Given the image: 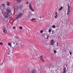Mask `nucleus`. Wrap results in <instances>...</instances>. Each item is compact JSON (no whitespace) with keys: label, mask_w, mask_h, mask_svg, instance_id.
Instances as JSON below:
<instances>
[{"label":"nucleus","mask_w":73,"mask_h":73,"mask_svg":"<svg viewBox=\"0 0 73 73\" xmlns=\"http://www.w3.org/2000/svg\"><path fill=\"white\" fill-rule=\"evenodd\" d=\"M8 45H9V46H11L12 45V44L10 43H9Z\"/></svg>","instance_id":"21"},{"label":"nucleus","mask_w":73,"mask_h":73,"mask_svg":"<svg viewBox=\"0 0 73 73\" xmlns=\"http://www.w3.org/2000/svg\"><path fill=\"white\" fill-rule=\"evenodd\" d=\"M56 44H57V46H58V42H57Z\"/></svg>","instance_id":"33"},{"label":"nucleus","mask_w":73,"mask_h":73,"mask_svg":"<svg viewBox=\"0 0 73 73\" xmlns=\"http://www.w3.org/2000/svg\"><path fill=\"white\" fill-rule=\"evenodd\" d=\"M31 13H29V14H30Z\"/></svg>","instance_id":"43"},{"label":"nucleus","mask_w":73,"mask_h":73,"mask_svg":"<svg viewBox=\"0 0 73 73\" xmlns=\"http://www.w3.org/2000/svg\"><path fill=\"white\" fill-rule=\"evenodd\" d=\"M55 15H57V13L56 12V13H55Z\"/></svg>","instance_id":"37"},{"label":"nucleus","mask_w":73,"mask_h":73,"mask_svg":"<svg viewBox=\"0 0 73 73\" xmlns=\"http://www.w3.org/2000/svg\"><path fill=\"white\" fill-rule=\"evenodd\" d=\"M23 14L21 13H20L18 14V15L17 16V18L15 19V20H17L20 17H21L22 16H23Z\"/></svg>","instance_id":"1"},{"label":"nucleus","mask_w":73,"mask_h":73,"mask_svg":"<svg viewBox=\"0 0 73 73\" xmlns=\"http://www.w3.org/2000/svg\"><path fill=\"white\" fill-rule=\"evenodd\" d=\"M19 29H23V27H21V26L19 27Z\"/></svg>","instance_id":"24"},{"label":"nucleus","mask_w":73,"mask_h":73,"mask_svg":"<svg viewBox=\"0 0 73 73\" xmlns=\"http://www.w3.org/2000/svg\"><path fill=\"white\" fill-rule=\"evenodd\" d=\"M14 44H15V45L16 46H17V45H18V43H17V42H15V43H13Z\"/></svg>","instance_id":"19"},{"label":"nucleus","mask_w":73,"mask_h":73,"mask_svg":"<svg viewBox=\"0 0 73 73\" xmlns=\"http://www.w3.org/2000/svg\"><path fill=\"white\" fill-rule=\"evenodd\" d=\"M3 32L4 33H7V31L6 30H3Z\"/></svg>","instance_id":"12"},{"label":"nucleus","mask_w":73,"mask_h":73,"mask_svg":"<svg viewBox=\"0 0 73 73\" xmlns=\"http://www.w3.org/2000/svg\"><path fill=\"white\" fill-rule=\"evenodd\" d=\"M69 53L71 56H72V52H70V51H69Z\"/></svg>","instance_id":"26"},{"label":"nucleus","mask_w":73,"mask_h":73,"mask_svg":"<svg viewBox=\"0 0 73 73\" xmlns=\"http://www.w3.org/2000/svg\"><path fill=\"white\" fill-rule=\"evenodd\" d=\"M7 5L8 6H9L10 5V2H7Z\"/></svg>","instance_id":"15"},{"label":"nucleus","mask_w":73,"mask_h":73,"mask_svg":"<svg viewBox=\"0 0 73 73\" xmlns=\"http://www.w3.org/2000/svg\"><path fill=\"white\" fill-rule=\"evenodd\" d=\"M42 17H40V19H41ZM42 17L43 18V19H44V17Z\"/></svg>","instance_id":"34"},{"label":"nucleus","mask_w":73,"mask_h":73,"mask_svg":"<svg viewBox=\"0 0 73 73\" xmlns=\"http://www.w3.org/2000/svg\"><path fill=\"white\" fill-rule=\"evenodd\" d=\"M11 15H12L11 14Z\"/></svg>","instance_id":"44"},{"label":"nucleus","mask_w":73,"mask_h":73,"mask_svg":"<svg viewBox=\"0 0 73 73\" xmlns=\"http://www.w3.org/2000/svg\"><path fill=\"white\" fill-rule=\"evenodd\" d=\"M40 60H41L42 62H44V59H43V58H42V56H40Z\"/></svg>","instance_id":"10"},{"label":"nucleus","mask_w":73,"mask_h":73,"mask_svg":"<svg viewBox=\"0 0 73 73\" xmlns=\"http://www.w3.org/2000/svg\"><path fill=\"white\" fill-rule=\"evenodd\" d=\"M15 38L16 39H17V38H19V36H15Z\"/></svg>","instance_id":"18"},{"label":"nucleus","mask_w":73,"mask_h":73,"mask_svg":"<svg viewBox=\"0 0 73 73\" xmlns=\"http://www.w3.org/2000/svg\"><path fill=\"white\" fill-rule=\"evenodd\" d=\"M51 45H53L54 44V41L53 40H51L50 42Z\"/></svg>","instance_id":"7"},{"label":"nucleus","mask_w":73,"mask_h":73,"mask_svg":"<svg viewBox=\"0 0 73 73\" xmlns=\"http://www.w3.org/2000/svg\"><path fill=\"white\" fill-rule=\"evenodd\" d=\"M40 33H43V31L41 30L40 31Z\"/></svg>","instance_id":"27"},{"label":"nucleus","mask_w":73,"mask_h":73,"mask_svg":"<svg viewBox=\"0 0 73 73\" xmlns=\"http://www.w3.org/2000/svg\"><path fill=\"white\" fill-rule=\"evenodd\" d=\"M52 68H54V66H52Z\"/></svg>","instance_id":"38"},{"label":"nucleus","mask_w":73,"mask_h":73,"mask_svg":"<svg viewBox=\"0 0 73 73\" xmlns=\"http://www.w3.org/2000/svg\"><path fill=\"white\" fill-rule=\"evenodd\" d=\"M5 8V4H3L1 5V10L4 9Z\"/></svg>","instance_id":"3"},{"label":"nucleus","mask_w":73,"mask_h":73,"mask_svg":"<svg viewBox=\"0 0 73 73\" xmlns=\"http://www.w3.org/2000/svg\"><path fill=\"white\" fill-rule=\"evenodd\" d=\"M48 32L50 33V32H51V30L49 29L48 30Z\"/></svg>","instance_id":"25"},{"label":"nucleus","mask_w":73,"mask_h":73,"mask_svg":"<svg viewBox=\"0 0 73 73\" xmlns=\"http://www.w3.org/2000/svg\"><path fill=\"white\" fill-rule=\"evenodd\" d=\"M68 12H67V15H68L69 14V13H70V6L69 5H68Z\"/></svg>","instance_id":"5"},{"label":"nucleus","mask_w":73,"mask_h":73,"mask_svg":"<svg viewBox=\"0 0 73 73\" xmlns=\"http://www.w3.org/2000/svg\"><path fill=\"white\" fill-rule=\"evenodd\" d=\"M9 13H7V12H6V13L4 14V17H5V18L7 17H8V16H9V14H8Z\"/></svg>","instance_id":"6"},{"label":"nucleus","mask_w":73,"mask_h":73,"mask_svg":"<svg viewBox=\"0 0 73 73\" xmlns=\"http://www.w3.org/2000/svg\"><path fill=\"white\" fill-rule=\"evenodd\" d=\"M66 67L64 68L63 69V73H66Z\"/></svg>","instance_id":"9"},{"label":"nucleus","mask_w":73,"mask_h":73,"mask_svg":"<svg viewBox=\"0 0 73 73\" xmlns=\"http://www.w3.org/2000/svg\"><path fill=\"white\" fill-rule=\"evenodd\" d=\"M36 19L33 18L32 20L31 19L30 21H33V20H35Z\"/></svg>","instance_id":"20"},{"label":"nucleus","mask_w":73,"mask_h":73,"mask_svg":"<svg viewBox=\"0 0 73 73\" xmlns=\"http://www.w3.org/2000/svg\"><path fill=\"white\" fill-rule=\"evenodd\" d=\"M21 1H22V0H18L17 1V2L18 3H19Z\"/></svg>","instance_id":"16"},{"label":"nucleus","mask_w":73,"mask_h":73,"mask_svg":"<svg viewBox=\"0 0 73 73\" xmlns=\"http://www.w3.org/2000/svg\"><path fill=\"white\" fill-rule=\"evenodd\" d=\"M29 8H30V10H31L33 12H34V10H33V7H32V5L31 4H30L29 5Z\"/></svg>","instance_id":"4"},{"label":"nucleus","mask_w":73,"mask_h":73,"mask_svg":"<svg viewBox=\"0 0 73 73\" xmlns=\"http://www.w3.org/2000/svg\"><path fill=\"white\" fill-rule=\"evenodd\" d=\"M50 71L51 72H53V71L52 70H51Z\"/></svg>","instance_id":"40"},{"label":"nucleus","mask_w":73,"mask_h":73,"mask_svg":"<svg viewBox=\"0 0 73 73\" xmlns=\"http://www.w3.org/2000/svg\"><path fill=\"white\" fill-rule=\"evenodd\" d=\"M6 12L8 13H11V8L10 7H7Z\"/></svg>","instance_id":"2"},{"label":"nucleus","mask_w":73,"mask_h":73,"mask_svg":"<svg viewBox=\"0 0 73 73\" xmlns=\"http://www.w3.org/2000/svg\"><path fill=\"white\" fill-rule=\"evenodd\" d=\"M31 73H35V71L34 70H32Z\"/></svg>","instance_id":"17"},{"label":"nucleus","mask_w":73,"mask_h":73,"mask_svg":"<svg viewBox=\"0 0 73 73\" xmlns=\"http://www.w3.org/2000/svg\"><path fill=\"white\" fill-rule=\"evenodd\" d=\"M25 1H27V0H25Z\"/></svg>","instance_id":"41"},{"label":"nucleus","mask_w":73,"mask_h":73,"mask_svg":"<svg viewBox=\"0 0 73 73\" xmlns=\"http://www.w3.org/2000/svg\"><path fill=\"white\" fill-rule=\"evenodd\" d=\"M3 45V43L1 42L0 43V45Z\"/></svg>","instance_id":"23"},{"label":"nucleus","mask_w":73,"mask_h":73,"mask_svg":"<svg viewBox=\"0 0 73 73\" xmlns=\"http://www.w3.org/2000/svg\"><path fill=\"white\" fill-rule=\"evenodd\" d=\"M9 17L10 18H11V17H12V16H10V15H9Z\"/></svg>","instance_id":"35"},{"label":"nucleus","mask_w":73,"mask_h":73,"mask_svg":"<svg viewBox=\"0 0 73 73\" xmlns=\"http://www.w3.org/2000/svg\"><path fill=\"white\" fill-rule=\"evenodd\" d=\"M2 29L3 31H4V30H6V28H5V26H3V27Z\"/></svg>","instance_id":"13"},{"label":"nucleus","mask_w":73,"mask_h":73,"mask_svg":"<svg viewBox=\"0 0 73 73\" xmlns=\"http://www.w3.org/2000/svg\"><path fill=\"white\" fill-rule=\"evenodd\" d=\"M57 16H54V18H55V19H57Z\"/></svg>","instance_id":"30"},{"label":"nucleus","mask_w":73,"mask_h":73,"mask_svg":"<svg viewBox=\"0 0 73 73\" xmlns=\"http://www.w3.org/2000/svg\"><path fill=\"white\" fill-rule=\"evenodd\" d=\"M13 29H16V27L14 26L13 27Z\"/></svg>","instance_id":"28"},{"label":"nucleus","mask_w":73,"mask_h":73,"mask_svg":"<svg viewBox=\"0 0 73 73\" xmlns=\"http://www.w3.org/2000/svg\"><path fill=\"white\" fill-rule=\"evenodd\" d=\"M54 33V31H52V34H53Z\"/></svg>","instance_id":"32"},{"label":"nucleus","mask_w":73,"mask_h":73,"mask_svg":"<svg viewBox=\"0 0 73 73\" xmlns=\"http://www.w3.org/2000/svg\"><path fill=\"white\" fill-rule=\"evenodd\" d=\"M52 28H53L54 29L55 28H56V27H55V26H54V25L52 26Z\"/></svg>","instance_id":"22"},{"label":"nucleus","mask_w":73,"mask_h":73,"mask_svg":"<svg viewBox=\"0 0 73 73\" xmlns=\"http://www.w3.org/2000/svg\"><path fill=\"white\" fill-rule=\"evenodd\" d=\"M66 67L64 68L63 69V73H66Z\"/></svg>","instance_id":"8"},{"label":"nucleus","mask_w":73,"mask_h":73,"mask_svg":"<svg viewBox=\"0 0 73 73\" xmlns=\"http://www.w3.org/2000/svg\"><path fill=\"white\" fill-rule=\"evenodd\" d=\"M62 6H61L60 7V8L59 9L58 11H61V10H62Z\"/></svg>","instance_id":"14"},{"label":"nucleus","mask_w":73,"mask_h":73,"mask_svg":"<svg viewBox=\"0 0 73 73\" xmlns=\"http://www.w3.org/2000/svg\"><path fill=\"white\" fill-rule=\"evenodd\" d=\"M54 53H56V50H54Z\"/></svg>","instance_id":"31"},{"label":"nucleus","mask_w":73,"mask_h":73,"mask_svg":"<svg viewBox=\"0 0 73 73\" xmlns=\"http://www.w3.org/2000/svg\"><path fill=\"white\" fill-rule=\"evenodd\" d=\"M48 15H50V14L49 13H48Z\"/></svg>","instance_id":"42"},{"label":"nucleus","mask_w":73,"mask_h":73,"mask_svg":"<svg viewBox=\"0 0 73 73\" xmlns=\"http://www.w3.org/2000/svg\"><path fill=\"white\" fill-rule=\"evenodd\" d=\"M46 36L47 37V38H46L47 39H48V37H49V36L47 35Z\"/></svg>","instance_id":"29"},{"label":"nucleus","mask_w":73,"mask_h":73,"mask_svg":"<svg viewBox=\"0 0 73 73\" xmlns=\"http://www.w3.org/2000/svg\"><path fill=\"white\" fill-rule=\"evenodd\" d=\"M56 16H57V17H58V16H57V15H56Z\"/></svg>","instance_id":"39"},{"label":"nucleus","mask_w":73,"mask_h":73,"mask_svg":"<svg viewBox=\"0 0 73 73\" xmlns=\"http://www.w3.org/2000/svg\"><path fill=\"white\" fill-rule=\"evenodd\" d=\"M72 58V56H70V58Z\"/></svg>","instance_id":"36"},{"label":"nucleus","mask_w":73,"mask_h":73,"mask_svg":"<svg viewBox=\"0 0 73 73\" xmlns=\"http://www.w3.org/2000/svg\"><path fill=\"white\" fill-rule=\"evenodd\" d=\"M14 8L15 11H17V6H15Z\"/></svg>","instance_id":"11"}]
</instances>
